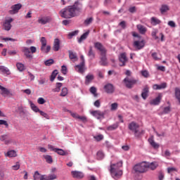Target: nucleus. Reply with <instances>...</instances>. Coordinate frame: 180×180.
Here are the masks:
<instances>
[{
  "label": "nucleus",
  "instance_id": "6e6d98bb",
  "mask_svg": "<svg viewBox=\"0 0 180 180\" xmlns=\"http://www.w3.org/2000/svg\"><path fill=\"white\" fill-rule=\"evenodd\" d=\"M103 157H105V155L103 154V152L102 151H98L97 153V158L98 160H102L103 158Z\"/></svg>",
  "mask_w": 180,
  "mask_h": 180
},
{
  "label": "nucleus",
  "instance_id": "1a4fd4ad",
  "mask_svg": "<svg viewBox=\"0 0 180 180\" xmlns=\"http://www.w3.org/2000/svg\"><path fill=\"white\" fill-rule=\"evenodd\" d=\"M11 22H13V18H8L7 19H6L3 24V29L4 30H6L7 32H9V30L12 29V25L11 24Z\"/></svg>",
  "mask_w": 180,
  "mask_h": 180
},
{
  "label": "nucleus",
  "instance_id": "79ce46f5",
  "mask_svg": "<svg viewBox=\"0 0 180 180\" xmlns=\"http://www.w3.org/2000/svg\"><path fill=\"white\" fill-rule=\"evenodd\" d=\"M68 95V89L67 87H63L61 90L60 96H67Z\"/></svg>",
  "mask_w": 180,
  "mask_h": 180
},
{
  "label": "nucleus",
  "instance_id": "338daca9",
  "mask_svg": "<svg viewBox=\"0 0 180 180\" xmlns=\"http://www.w3.org/2000/svg\"><path fill=\"white\" fill-rule=\"evenodd\" d=\"M141 74H142V75H143V77H144L145 78H148V77H149V74H148V72L147 71V70H143L142 72H141Z\"/></svg>",
  "mask_w": 180,
  "mask_h": 180
},
{
  "label": "nucleus",
  "instance_id": "69168bd1",
  "mask_svg": "<svg viewBox=\"0 0 180 180\" xmlns=\"http://www.w3.org/2000/svg\"><path fill=\"white\" fill-rule=\"evenodd\" d=\"M167 25L170 27H176V24H175V22H174V21H169Z\"/></svg>",
  "mask_w": 180,
  "mask_h": 180
},
{
  "label": "nucleus",
  "instance_id": "423d86ee",
  "mask_svg": "<svg viewBox=\"0 0 180 180\" xmlns=\"http://www.w3.org/2000/svg\"><path fill=\"white\" fill-rule=\"evenodd\" d=\"M128 127L129 130H131V131H133L136 137H139V136H140V132L139 131V126L137 123H136L135 122H131L129 124Z\"/></svg>",
  "mask_w": 180,
  "mask_h": 180
},
{
  "label": "nucleus",
  "instance_id": "e433bc0d",
  "mask_svg": "<svg viewBox=\"0 0 180 180\" xmlns=\"http://www.w3.org/2000/svg\"><path fill=\"white\" fill-rule=\"evenodd\" d=\"M43 157L46 160V162L48 164H51L53 162V158H51V155H45Z\"/></svg>",
  "mask_w": 180,
  "mask_h": 180
},
{
  "label": "nucleus",
  "instance_id": "dca6fc26",
  "mask_svg": "<svg viewBox=\"0 0 180 180\" xmlns=\"http://www.w3.org/2000/svg\"><path fill=\"white\" fill-rule=\"evenodd\" d=\"M34 180H44L46 179V175H41L39 173V171H36L33 175Z\"/></svg>",
  "mask_w": 180,
  "mask_h": 180
},
{
  "label": "nucleus",
  "instance_id": "aec40b11",
  "mask_svg": "<svg viewBox=\"0 0 180 180\" xmlns=\"http://www.w3.org/2000/svg\"><path fill=\"white\" fill-rule=\"evenodd\" d=\"M0 71L6 75H11L12 74L9 68L4 65H0Z\"/></svg>",
  "mask_w": 180,
  "mask_h": 180
},
{
  "label": "nucleus",
  "instance_id": "f03ea898",
  "mask_svg": "<svg viewBox=\"0 0 180 180\" xmlns=\"http://www.w3.org/2000/svg\"><path fill=\"white\" fill-rule=\"evenodd\" d=\"M123 166V162H119L116 164L110 162L109 171L110 172L111 176L114 179H119L123 175V171L120 169Z\"/></svg>",
  "mask_w": 180,
  "mask_h": 180
},
{
  "label": "nucleus",
  "instance_id": "ddd939ff",
  "mask_svg": "<svg viewBox=\"0 0 180 180\" xmlns=\"http://www.w3.org/2000/svg\"><path fill=\"white\" fill-rule=\"evenodd\" d=\"M158 162H146V169L149 168V169L154 171V169L158 168Z\"/></svg>",
  "mask_w": 180,
  "mask_h": 180
},
{
  "label": "nucleus",
  "instance_id": "7ed1b4c3",
  "mask_svg": "<svg viewBox=\"0 0 180 180\" xmlns=\"http://www.w3.org/2000/svg\"><path fill=\"white\" fill-rule=\"evenodd\" d=\"M134 171H135V172H138L139 174H143V172H146V171H147V162H142L136 165L134 167Z\"/></svg>",
  "mask_w": 180,
  "mask_h": 180
},
{
  "label": "nucleus",
  "instance_id": "c03bdc74",
  "mask_svg": "<svg viewBox=\"0 0 180 180\" xmlns=\"http://www.w3.org/2000/svg\"><path fill=\"white\" fill-rule=\"evenodd\" d=\"M157 33H158V30L155 29L153 30L152 33H151V36L153 39H155V40H158V36H157Z\"/></svg>",
  "mask_w": 180,
  "mask_h": 180
},
{
  "label": "nucleus",
  "instance_id": "de8ad7c7",
  "mask_svg": "<svg viewBox=\"0 0 180 180\" xmlns=\"http://www.w3.org/2000/svg\"><path fill=\"white\" fill-rule=\"evenodd\" d=\"M88 56L90 58H95V53H94V51L92 50V46H90Z\"/></svg>",
  "mask_w": 180,
  "mask_h": 180
},
{
  "label": "nucleus",
  "instance_id": "a18cd8bd",
  "mask_svg": "<svg viewBox=\"0 0 180 180\" xmlns=\"http://www.w3.org/2000/svg\"><path fill=\"white\" fill-rule=\"evenodd\" d=\"M169 112H171V107L170 106L165 107L163 108V111L162 112L161 115H167L169 113Z\"/></svg>",
  "mask_w": 180,
  "mask_h": 180
},
{
  "label": "nucleus",
  "instance_id": "e2e57ef3",
  "mask_svg": "<svg viewBox=\"0 0 180 180\" xmlns=\"http://www.w3.org/2000/svg\"><path fill=\"white\" fill-rule=\"evenodd\" d=\"M39 85H44L46 84V78L41 77L39 78V80L38 81Z\"/></svg>",
  "mask_w": 180,
  "mask_h": 180
},
{
  "label": "nucleus",
  "instance_id": "ea45409f",
  "mask_svg": "<svg viewBox=\"0 0 180 180\" xmlns=\"http://www.w3.org/2000/svg\"><path fill=\"white\" fill-rule=\"evenodd\" d=\"M169 11V7L167 5H162L160 8L161 13H165V12H168Z\"/></svg>",
  "mask_w": 180,
  "mask_h": 180
},
{
  "label": "nucleus",
  "instance_id": "58836bf2",
  "mask_svg": "<svg viewBox=\"0 0 180 180\" xmlns=\"http://www.w3.org/2000/svg\"><path fill=\"white\" fill-rule=\"evenodd\" d=\"M58 74V70H55L53 71L50 78L51 82H53L54 79H56V77H57Z\"/></svg>",
  "mask_w": 180,
  "mask_h": 180
},
{
  "label": "nucleus",
  "instance_id": "72a5a7b5",
  "mask_svg": "<svg viewBox=\"0 0 180 180\" xmlns=\"http://www.w3.org/2000/svg\"><path fill=\"white\" fill-rule=\"evenodd\" d=\"M16 67L17 69L18 70V71H20V72H22V71H25V65L22 63H16Z\"/></svg>",
  "mask_w": 180,
  "mask_h": 180
},
{
  "label": "nucleus",
  "instance_id": "37998d69",
  "mask_svg": "<svg viewBox=\"0 0 180 180\" xmlns=\"http://www.w3.org/2000/svg\"><path fill=\"white\" fill-rule=\"evenodd\" d=\"M55 153H57V154H58L59 155H67V153H65L64 151V150L60 149V148H56Z\"/></svg>",
  "mask_w": 180,
  "mask_h": 180
},
{
  "label": "nucleus",
  "instance_id": "b1692460",
  "mask_svg": "<svg viewBox=\"0 0 180 180\" xmlns=\"http://www.w3.org/2000/svg\"><path fill=\"white\" fill-rule=\"evenodd\" d=\"M0 90L1 91V95L3 96H8V95H11V91L1 85H0Z\"/></svg>",
  "mask_w": 180,
  "mask_h": 180
},
{
  "label": "nucleus",
  "instance_id": "473e14b6",
  "mask_svg": "<svg viewBox=\"0 0 180 180\" xmlns=\"http://www.w3.org/2000/svg\"><path fill=\"white\" fill-rule=\"evenodd\" d=\"M89 35V31L84 32L78 39V43H82V41H84V40H85Z\"/></svg>",
  "mask_w": 180,
  "mask_h": 180
},
{
  "label": "nucleus",
  "instance_id": "f257e3e1",
  "mask_svg": "<svg viewBox=\"0 0 180 180\" xmlns=\"http://www.w3.org/2000/svg\"><path fill=\"white\" fill-rule=\"evenodd\" d=\"M83 4L79 1H75L73 5L68 6L64 8H62L59 15L64 19H72V18H76L79 16L82 12Z\"/></svg>",
  "mask_w": 180,
  "mask_h": 180
},
{
  "label": "nucleus",
  "instance_id": "6ab92c4d",
  "mask_svg": "<svg viewBox=\"0 0 180 180\" xmlns=\"http://www.w3.org/2000/svg\"><path fill=\"white\" fill-rule=\"evenodd\" d=\"M5 157H8L9 158H13L18 156V153L15 150H8L7 153H4Z\"/></svg>",
  "mask_w": 180,
  "mask_h": 180
},
{
  "label": "nucleus",
  "instance_id": "bb28decb",
  "mask_svg": "<svg viewBox=\"0 0 180 180\" xmlns=\"http://www.w3.org/2000/svg\"><path fill=\"white\" fill-rule=\"evenodd\" d=\"M22 51L27 58H33V56L30 53V49L27 47H24Z\"/></svg>",
  "mask_w": 180,
  "mask_h": 180
},
{
  "label": "nucleus",
  "instance_id": "393cba45",
  "mask_svg": "<svg viewBox=\"0 0 180 180\" xmlns=\"http://www.w3.org/2000/svg\"><path fill=\"white\" fill-rule=\"evenodd\" d=\"M53 50V51H58V50H60V39H54Z\"/></svg>",
  "mask_w": 180,
  "mask_h": 180
},
{
  "label": "nucleus",
  "instance_id": "5fc2aeb1",
  "mask_svg": "<svg viewBox=\"0 0 180 180\" xmlns=\"http://www.w3.org/2000/svg\"><path fill=\"white\" fill-rule=\"evenodd\" d=\"M94 79V75H87L86 76V82H91Z\"/></svg>",
  "mask_w": 180,
  "mask_h": 180
},
{
  "label": "nucleus",
  "instance_id": "20e7f679",
  "mask_svg": "<svg viewBox=\"0 0 180 180\" xmlns=\"http://www.w3.org/2000/svg\"><path fill=\"white\" fill-rule=\"evenodd\" d=\"M137 82H139V80L134 78H129V77H127L125 79H124V83L127 88H133V86H134Z\"/></svg>",
  "mask_w": 180,
  "mask_h": 180
},
{
  "label": "nucleus",
  "instance_id": "9b49d317",
  "mask_svg": "<svg viewBox=\"0 0 180 180\" xmlns=\"http://www.w3.org/2000/svg\"><path fill=\"white\" fill-rule=\"evenodd\" d=\"M22 8V4H17L15 5H13L11 7V10L8 11L10 15H15V13H18L19 12V10Z\"/></svg>",
  "mask_w": 180,
  "mask_h": 180
},
{
  "label": "nucleus",
  "instance_id": "4468645a",
  "mask_svg": "<svg viewBox=\"0 0 180 180\" xmlns=\"http://www.w3.org/2000/svg\"><path fill=\"white\" fill-rule=\"evenodd\" d=\"M149 144L153 147V148H155V150H157V148H160V144L157 143L155 141H154V136H151L148 140Z\"/></svg>",
  "mask_w": 180,
  "mask_h": 180
},
{
  "label": "nucleus",
  "instance_id": "c756f323",
  "mask_svg": "<svg viewBox=\"0 0 180 180\" xmlns=\"http://www.w3.org/2000/svg\"><path fill=\"white\" fill-rule=\"evenodd\" d=\"M29 103L30 105V108L33 112H35V113H37V112H40V109H39V107L36 106L34 103H33V101H30Z\"/></svg>",
  "mask_w": 180,
  "mask_h": 180
},
{
  "label": "nucleus",
  "instance_id": "bf43d9fd",
  "mask_svg": "<svg viewBox=\"0 0 180 180\" xmlns=\"http://www.w3.org/2000/svg\"><path fill=\"white\" fill-rule=\"evenodd\" d=\"M39 113H40L41 116H43V117H45V119H47V120L50 119V116H49L47 113H46L41 110H39Z\"/></svg>",
  "mask_w": 180,
  "mask_h": 180
},
{
  "label": "nucleus",
  "instance_id": "8fccbe9b",
  "mask_svg": "<svg viewBox=\"0 0 180 180\" xmlns=\"http://www.w3.org/2000/svg\"><path fill=\"white\" fill-rule=\"evenodd\" d=\"M57 179V176L56 174H49L45 177V180H54Z\"/></svg>",
  "mask_w": 180,
  "mask_h": 180
},
{
  "label": "nucleus",
  "instance_id": "6e6552de",
  "mask_svg": "<svg viewBox=\"0 0 180 180\" xmlns=\"http://www.w3.org/2000/svg\"><path fill=\"white\" fill-rule=\"evenodd\" d=\"M91 115H92V116H94V117H96V119H98V120L101 119H105V112H102L99 110H91L90 111Z\"/></svg>",
  "mask_w": 180,
  "mask_h": 180
},
{
  "label": "nucleus",
  "instance_id": "864d4df0",
  "mask_svg": "<svg viewBox=\"0 0 180 180\" xmlns=\"http://www.w3.org/2000/svg\"><path fill=\"white\" fill-rule=\"evenodd\" d=\"M153 60H155V61H158V60H160V56H158V53L157 52H153L151 54Z\"/></svg>",
  "mask_w": 180,
  "mask_h": 180
},
{
  "label": "nucleus",
  "instance_id": "2eb2a0df",
  "mask_svg": "<svg viewBox=\"0 0 180 180\" xmlns=\"http://www.w3.org/2000/svg\"><path fill=\"white\" fill-rule=\"evenodd\" d=\"M71 174L73 178H76L77 179H82L84 178V173L78 171H72Z\"/></svg>",
  "mask_w": 180,
  "mask_h": 180
},
{
  "label": "nucleus",
  "instance_id": "c85d7f7f",
  "mask_svg": "<svg viewBox=\"0 0 180 180\" xmlns=\"http://www.w3.org/2000/svg\"><path fill=\"white\" fill-rule=\"evenodd\" d=\"M136 27H137L139 33H141V34H146V32H147V28H146V27L139 24V25H136Z\"/></svg>",
  "mask_w": 180,
  "mask_h": 180
},
{
  "label": "nucleus",
  "instance_id": "f3484780",
  "mask_svg": "<svg viewBox=\"0 0 180 180\" xmlns=\"http://www.w3.org/2000/svg\"><path fill=\"white\" fill-rule=\"evenodd\" d=\"M69 58L72 61V63H75V61H78V56L77 53L74 51H69Z\"/></svg>",
  "mask_w": 180,
  "mask_h": 180
},
{
  "label": "nucleus",
  "instance_id": "c9c22d12",
  "mask_svg": "<svg viewBox=\"0 0 180 180\" xmlns=\"http://www.w3.org/2000/svg\"><path fill=\"white\" fill-rule=\"evenodd\" d=\"M61 86H63V83H56V88L52 90L53 92H60Z\"/></svg>",
  "mask_w": 180,
  "mask_h": 180
},
{
  "label": "nucleus",
  "instance_id": "a878e982",
  "mask_svg": "<svg viewBox=\"0 0 180 180\" xmlns=\"http://www.w3.org/2000/svg\"><path fill=\"white\" fill-rule=\"evenodd\" d=\"M153 88L155 91L160 90V89H165V88H167V83L164 82V83H162L161 84H154L153 86Z\"/></svg>",
  "mask_w": 180,
  "mask_h": 180
},
{
  "label": "nucleus",
  "instance_id": "13d9d810",
  "mask_svg": "<svg viewBox=\"0 0 180 180\" xmlns=\"http://www.w3.org/2000/svg\"><path fill=\"white\" fill-rule=\"evenodd\" d=\"M68 71L67 70V66L65 65H62L61 67V72L63 74V75H67V72Z\"/></svg>",
  "mask_w": 180,
  "mask_h": 180
},
{
  "label": "nucleus",
  "instance_id": "5701e85b",
  "mask_svg": "<svg viewBox=\"0 0 180 180\" xmlns=\"http://www.w3.org/2000/svg\"><path fill=\"white\" fill-rule=\"evenodd\" d=\"M161 99H162V95L159 94L155 99L150 101V105H160V102H161Z\"/></svg>",
  "mask_w": 180,
  "mask_h": 180
},
{
  "label": "nucleus",
  "instance_id": "09e8293b",
  "mask_svg": "<svg viewBox=\"0 0 180 180\" xmlns=\"http://www.w3.org/2000/svg\"><path fill=\"white\" fill-rule=\"evenodd\" d=\"M92 22H94V18L90 17V18L85 20L84 25L86 26H88L89 25H91V23H92Z\"/></svg>",
  "mask_w": 180,
  "mask_h": 180
},
{
  "label": "nucleus",
  "instance_id": "052dcab7",
  "mask_svg": "<svg viewBox=\"0 0 180 180\" xmlns=\"http://www.w3.org/2000/svg\"><path fill=\"white\" fill-rule=\"evenodd\" d=\"M37 102L39 105H44V103H46V100H44V98H43L42 97H39L37 99Z\"/></svg>",
  "mask_w": 180,
  "mask_h": 180
},
{
  "label": "nucleus",
  "instance_id": "4d7b16f0",
  "mask_svg": "<svg viewBox=\"0 0 180 180\" xmlns=\"http://www.w3.org/2000/svg\"><path fill=\"white\" fill-rule=\"evenodd\" d=\"M79 32V31L78 30H75L73 32H71L68 34L69 37H74V36H77V34H78V33Z\"/></svg>",
  "mask_w": 180,
  "mask_h": 180
},
{
  "label": "nucleus",
  "instance_id": "9d476101",
  "mask_svg": "<svg viewBox=\"0 0 180 180\" xmlns=\"http://www.w3.org/2000/svg\"><path fill=\"white\" fill-rule=\"evenodd\" d=\"M75 70L79 74L85 72V62H81L80 64L75 65Z\"/></svg>",
  "mask_w": 180,
  "mask_h": 180
},
{
  "label": "nucleus",
  "instance_id": "680f3d73",
  "mask_svg": "<svg viewBox=\"0 0 180 180\" xmlns=\"http://www.w3.org/2000/svg\"><path fill=\"white\" fill-rule=\"evenodd\" d=\"M1 40H4V41H16V39H13V38H9V37H6V38H4V37H1Z\"/></svg>",
  "mask_w": 180,
  "mask_h": 180
},
{
  "label": "nucleus",
  "instance_id": "2f4dec72",
  "mask_svg": "<svg viewBox=\"0 0 180 180\" xmlns=\"http://www.w3.org/2000/svg\"><path fill=\"white\" fill-rule=\"evenodd\" d=\"M150 23L153 26H157V25H160V23H161V20H158V18L155 17H152L150 18Z\"/></svg>",
  "mask_w": 180,
  "mask_h": 180
},
{
  "label": "nucleus",
  "instance_id": "a211bd4d",
  "mask_svg": "<svg viewBox=\"0 0 180 180\" xmlns=\"http://www.w3.org/2000/svg\"><path fill=\"white\" fill-rule=\"evenodd\" d=\"M134 47L138 49V50H141V49H143V47H144V40L135 41L134 42Z\"/></svg>",
  "mask_w": 180,
  "mask_h": 180
},
{
  "label": "nucleus",
  "instance_id": "3c124183",
  "mask_svg": "<svg viewBox=\"0 0 180 180\" xmlns=\"http://www.w3.org/2000/svg\"><path fill=\"white\" fill-rule=\"evenodd\" d=\"M5 126L6 129L9 127V124H8V122L4 120H0V126Z\"/></svg>",
  "mask_w": 180,
  "mask_h": 180
},
{
  "label": "nucleus",
  "instance_id": "4c0bfd02",
  "mask_svg": "<svg viewBox=\"0 0 180 180\" xmlns=\"http://www.w3.org/2000/svg\"><path fill=\"white\" fill-rule=\"evenodd\" d=\"M118 127H119V124L115 123V124H113L112 125L108 127L107 129L109 130L110 131H112L113 130H116V129H117Z\"/></svg>",
  "mask_w": 180,
  "mask_h": 180
},
{
  "label": "nucleus",
  "instance_id": "0e129e2a",
  "mask_svg": "<svg viewBox=\"0 0 180 180\" xmlns=\"http://www.w3.org/2000/svg\"><path fill=\"white\" fill-rule=\"evenodd\" d=\"M94 139H95V140H96V141H101V140L103 139V135L95 136H94Z\"/></svg>",
  "mask_w": 180,
  "mask_h": 180
},
{
  "label": "nucleus",
  "instance_id": "f704fd0d",
  "mask_svg": "<svg viewBox=\"0 0 180 180\" xmlns=\"http://www.w3.org/2000/svg\"><path fill=\"white\" fill-rule=\"evenodd\" d=\"M96 87L95 86H91L90 89H89V91L90 93L94 96V98H98V93H96Z\"/></svg>",
  "mask_w": 180,
  "mask_h": 180
},
{
  "label": "nucleus",
  "instance_id": "f8f14e48",
  "mask_svg": "<svg viewBox=\"0 0 180 180\" xmlns=\"http://www.w3.org/2000/svg\"><path fill=\"white\" fill-rule=\"evenodd\" d=\"M119 61L120 67H124L126 63H127V56H126V53H121L119 56Z\"/></svg>",
  "mask_w": 180,
  "mask_h": 180
},
{
  "label": "nucleus",
  "instance_id": "cd10ccee",
  "mask_svg": "<svg viewBox=\"0 0 180 180\" xmlns=\"http://www.w3.org/2000/svg\"><path fill=\"white\" fill-rule=\"evenodd\" d=\"M101 61L100 64L101 65H108V59L106 58V53H104L103 55L101 53Z\"/></svg>",
  "mask_w": 180,
  "mask_h": 180
},
{
  "label": "nucleus",
  "instance_id": "774afa93",
  "mask_svg": "<svg viewBox=\"0 0 180 180\" xmlns=\"http://www.w3.org/2000/svg\"><path fill=\"white\" fill-rule=\"evenodd\" d=\"M94 106L96 108H101V101L100 100H97L94 102Z\"/></svg>",
  "mask_w": 180,
  "mask_h": 180
},
{
  "label": "nucleus",
  "instance_id": "4be33fe9",
  "mask_svg": "<svg viewBox=\"0 0 180 180\" xmlns=\"http://www.w3.org/2000/svg\"><path fill=\"white\" fill-rule=\"evenodd\" d=\"M95 47L97 49V50H99L101 51V54L103 55L104 53H106V51L105 50V48L102 45V44L99 42H96L95 44Z\"/></svg>",
  "mask_w": 180,
  "mask_h": 180
},
{
  "label": "nucleus",
  "instance_id": "0eeeda50",
  "mask_svg": "<svg viewBox=\"0 0 180 180\" xmlns=\"http://www.w3.org/2000/svg\"><path fill=\"white\" fill-rule=\"evenodd\" d=\"M51 20H53L51 16L41 15L38 18L37 22L39 25H47V23H50Z\"/></svg>",
  "mask_w": 180,
  "mask_h": 180
},
{
  "label": "nucleus",
  "instance_id": "49530a36",
  "mask_svg": "<svg viewBox=\"0 0 180 180\" xmlns=\"http://www.w3.org/2000/svg\"><path fill=\"white\" fill-rule=\"evenodd\" d=\"M45 65L47 67H50V65H53L54 64V60L53 59H49L44 61Z\"/></svg>",
  "mask_w": 180,
  "mask_h": 180
},
{
  "label": "nucleus",
  "instance_id": "a19ab883",
  "mask_svg": "<svg viewBox=\"0 0 180 180\" xmlns=\"http://www.w3.org/2000/svg\"><path fill=\"white\" fill-rule=\"evenodd\" d=\"M118 108H119V104L117 103H113L110 105V110L112 112H115V110H117Z\"/></svg>",
  "mask_w": 180,
  "mask_h": 180
},
{
  "label": "nucleus",
  "instance_id": "39448f33",
  "mask_svg": "<svg viewBox=\"0 0 180 180\" xmlns=\"http://www.w3.org/2000/svg\"><path fill=\"white\" fill-rule=\"evenodd\" d=\"M40 41H41V51H43V53H49L50 51V50H51V46H50V45L47 46V39H46V37H42L40 39Z\"/></svg>",
  "mask_w": 180,
  "mask_h": 180
},
{
  "label": "nucleus",
  "instance_id": "603ef678",
  "mask_svg": "<svg viewBox=\"0 0 180 180\" xmlns=\"http://www.w3.org/2000/svg\"><path fill=\"white\" fill-rule=\"evenodd\" d=\"M12 169H13V171H18V169H19V168H20V164L19 163V162H17L14 165L12 166Z\"/></svg>",
  "mask_w": 180,
  "mask_h": 180
},
{
  "label": "nucleus",
  "instance_id": "412c9836",
  "mask_svg": "<svg viewBox=\"0 0 180 180\" xmlns=\"http://www.w3.org/2000/svg\"><path fill=\"white\" fill-rule=\"evenodd\" d=\"M104 89L107 94H113L115 91V88L113 87V85L108 84L104 86Z\"/></svg>",
  "mask_w": 180,
  "mask_h": 180
},
{
  "label": "nucleus",
  "instance_id": "7c9ffc66",
  "mask_svg": "<svg viewBox=\"0 0 180 180\" xmlns=\"http://www.w3.org/2000/svg\"><path fill=\"white\" fill-rule=\"evenodd\" d=\"M148 86H145L141 94L143 99H147V97L148 96Z\"/></svg>",
  "mask_w": 180,
  "mask_h": 180
}]
</instances>
